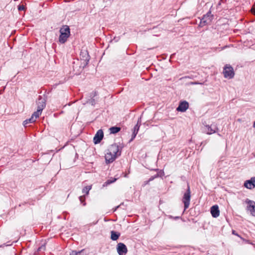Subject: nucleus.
Returning <instances> with one entry per match:
<instances>
[{"mask_svg": "<svg viewBox=\"0 0 255 255\" xmlns=\"http://www.w3.org/2000/svg\"><path fill=\"white\" fill-rule=\"evenodd\" d=\"M140 125L138 124V122L137 123V124L134 127L132 131V134L131 135V140H132L136 136L139 128Z\"/></svg>", "mask_w": 255, "mask_h": 255, "instance_id": "2eb2a0df", "label": "nucleus"}, {"mask_svg": "<svg viewBox=\"0 0 255 255\" xmlns=\"http://www.w3.org/2000/svg\"><path fill=\"white\" fill-rule=\"evenodd\" d=\"M202 83H200V84H201ZM189 85H193V84H199V83L198 82H190Z\"/></svg>", "mask_w": 255, "mask_h": 255, "instance_id": "cd10ccee", "label": "nucleus"}, {"mask_svg": "<svg viewBox=\"0 0 255 255\" xmlns=\"http://www.w3.org/2000/svg\"><path fill=\"white\" fill-rule=\"evenodd\" d=\"M104 136L103 131L102 129H99L97 132L95 136L94 137V142L95 144L99 143L103 139Z\"/></svg>", "mask_w": 255, "mask_h": 255, "instance_id": "9d476101", "label": "nucleus"}, {"mask_svg": "<svg viewBox=\"0 0 255 255\" xmlns=\"http://www.w3.org/2000/svg\"><path fill=\"white\" fill-rule=\"evenodd\" d=\"M211 213L212 216L214 218H217L219 216L220 211L217 205H214L211 207Z\"/></svg>", "mask_w": 255, "mask_h": 255, "instance_id": "4468645a", "label": "nucleus"}, {"mask_svg": "<svg viewBox=\"0 0 255 255\" xmlns=\"http://www.w3.org/2000/svg\"><path fill=\"white\" fill-rule=\"evenodd\" d=\"M120 39V37H115L112 40V41H115V42H118Z\"/></svg>", "mask_w": 255, "mask_h": 255, "instance_id": "bb28decb", "label": "nucleus"}, {"mask_svg": "<svg viewBox=\"0 0 255 255\" xmlns=\"http://www.w3.org/2000/svg\"><path fill=\"white\" fill-rule=\"evenodd\" d=\"M185 78H193V77H191L190 76H183L182 77H180L179 78V79L180 80H183L184 79H185Z\"/></svg>", "mask_w": 255, "mask_h": 255, "instance_id": "393cba45", "label": "nucleus"}, {"mask_svg": "<svg viewBox=\"0 0 255 255\" xmlns=\"http://www.w3.org/2000/svg\"><path fill=\"white\" fill-rule=\"evenodd\" d=\"M116 180H117L116 178H114L113 180H108L106 182L105 184H106L107 185L110 184L115 182L116 181Z\"/></svg>", "mask_w": 255, "mask_h": 255, "instance_id": "4be33fe9", "label": "nucleus"}, {"mask_svg": "<svg viewBox=\"0 0 255 255\" xmlns=\"http://www.w3.org/2000/svg\"><path fill=\"white\" fill-rule=\"evenodd\" d=\"M79 200H80V202L82 203H83V205H85V203H84V201H85V197H84V196H81L79 197Z\"/></svg>", "mask_w": 255, "mask_h": 255, "instance_id": "5701e85b", "label": "nucleus"}, {"mask_svg": "<svg viewBox=\"0 0 255 255\" xmlns=\"http://www.w3.org/2000/svg\"><path fill=\"white\" fill-rule=\"evenodd\" d=\"M253 127L254 128H255V121L254 122V124H253Z\"/></svg>", "mask_w": 255, "mask_h": 255, "instance_id": "2f4dec72", "label": "nucleus"}, {"mask_svg": "<svg viewBox=\"0 0 255 255\" xmlns=\"http://www.w3.org/2000/svg\"><path fill=\"white\" fill-rule=\"evenodd\" d=\"M46 100L44 98L39 96L37 101V110L35 112L37 116L40 115L43 109L46 106Z\"/></svg>", "mask_w": 255, "mask_h": 255, "instance_id": "39448f33", "label": "nucleus"}, {"mask_svg": "<svg viewBox=\"0 0 255 255\" xmlns=\"http://www.w3.org/2000/svg\"><path fill=\"white\" fill-rule=\"evenodd\" d=\"M158 176V174H156V175L155 176H151L149 179V181H152L154 179H155V178H157V177Z\"/></svg>", "mask_w": 255, "mask_h": 255, "instance_id": "a878e982", "label": "nucleus"}, {"mask_svg": "<svg viewBox=\"0 0 255 255\" xmlns=\"http://www.w3.org/2000/svg\"><path fill=\"white\" fill-rule=\"evenodd\" d=\"M149 182H150L149 180L144 181V185H145L148 184Z\"/></svg>", "mask_w": 255, "mask_h": 255, "instance_id": "c756f323", "label": "nucleus"}, {"mask_svg": "<svg viewBox=\"0 0 255 255\" xmlns=\"http://www.w3.org/2000/svg\"><path fill=\"white\" fill-rule=\"evenodd\" d=\"M218 130V128L215 126H209L207 125L205 126V131L207 134H211L213 133H215Z\"/></svg>", "mask_w": 255, "mask_h": 255, "instance_id": "ddd939ff", "label": "nucleus"}, {"mask_svg": "<svg viewBox=\"0 0 255 255\" xmlns=\"http://www.w3.org/2000/svg\"><path fill=\"white\" fill-rule=\"evenodd\" d=\"M254 14H255V11L254 12Z\"/></svg>", "mask_w": 255, "mask_h": 255, "instance_id": "72a5a7b5", "label": "nucleus"}, {"mask_svg": "<svg viewBox=\"0 0 255 255\" xmlns=\"http://www.w3.org/2000/svg\"><path fill=\"white\" fill-rule=\"evenodd\" d=\"M211 12L210 11H208L206 14L203 15V17L206 18L207 19L208 18L209 21H211L210 17L211 16Z\"/></svg>", "mask_w": 255, "mask_h": 255, "instance_id": "aec40b11", "label": "nucleus"}, {"mask_svg": "<svg viewBox=\"0 0 255 255\" xmlns=\"http://www.w3.org/2000/svg\"><path fill=\"white\" fill-rule=\"evenodd\" d=\"M244 186L247 188L250 189L255 187V177L246 181L244 183Z\"/></svg>", "mask_w": 255, "mask_h": 255, "instance_id": "f8f14e48", "label": "nucleus"}, {"mask_svg": "<svg viewBox=\"0 0 255 255\" xmlns=\"http://www.w3.org/2000/svg\"><path fill=\"white\" fill-rule=\"evenodd\" d=\"M81 60L83 61V67L86 66L88 64L90 57L87 51L81 52L80 54Z\"/></svg>", "mask_w": 255, "mask_h": 255, "instance_id": "1a4fd4ad", "label": "nucleus"}, {"mask_svg": "<svg viewBox=\"0 0 255 255\" xmlns=\"http://www.w3.org/2000/svg\"><path fill=\"white\" fill-rule=\"evenodd\" d=\"M70 255H87V253L85 250H82L79 252L73 251Z\"/></svg>", "mask_w": 255, "mask_h": 255, "instance_id": "f3484780", "label": "nucleus"}, {"mask_svg": "<svg viewBox=\"0 0 255 255\" xmlns=\"http://www.w3.org/2000/svg\"><path fill=\"white\" fill-rule=\"evenodd\" d=\"M207 21L208 19L203 17L201 19L200 24L205 25L208 22Z\"/></svg>", "mask_w": 255, "mask_h": 255, "instance_id": "412c9836", "label": "nucleus"}, {"mask_svg": "<svg viewBox=\"0 0 255 255\" xmlns=\"http://www.w3.org/2000/svg\"><path fill=\"white\" fill-rule=\"evenodd\" d=\"M117 249L119 255H123L128 252V249L126 246L122 243L118 244Z\"/></svg>", "mask_w": 255, "mask_h": 255, "instance_id": "0eeeda50", "label": "nucleus"}, {"mask_svg": "<svg viewBox=\"0 0 255 255\" xmlns=\"http://www.w3.org/2000/svg\"><path fill=\"white\" fill-rule=\"evenodd\" d=\"M111 239L113 241L117 240L119 239V238L121 235L120 233L115 232L114 231H111Z\"/></svg>", "mask_w": 255, "mask_h": 255, "instance_id": "dca6fc26", "label": "nucleus"}, {"mask_svg": "<svg viewBox=\"0 0 255 255\" xmlns=\"http://www.w3.org/2000/svg\"><path fill=\"white\" fill-rule=\"evenodd\" d=\"M18 9L19 11L24 10L25 9V6L23 5H19L18 6Z\"/></svg>", "mask_w": 255, "mask_h": 255, "instance_id": "b1692460", "label": "nucleus"}, {"mask_svg": "<svg viewBox=\"0 0 255 255\" xmlns=\"http://www.w3.org/2000/svg\"><path fill=\"white\" fill-rule=\"evenodd\" d=\"M232 233H233V234H234V235H236V236H238V237H240V236H239L238 234H237V233L235 232V231H233Z\"/></svg>", "mask_w": 255, "mask_h": 255, "instance_id": "c85d7f7f", "label": "nucleus"}, {"mask_svg": "<svg viewBox=\"0 0 255 255\" xmlns=\"http://www.w3.org/2000/svg\"><path fill=\"white\" fill-rule=\"evenodd\" d=\"M246 203L248 204V210L250 211L251 215L255 216V202L247 199L246 200Z\"/></svg>", "mask_w": 255, "mask_h": 255, "instance_id": "423d86ee", "label": "nucleus"}, {"mask_svg": "<svg viewBox=\"0 0 255 255\" xmlns=\"http://www.w3.org/2000/svg\"><path fill=\"white\" fill-rule=\"evenodd\" d=\"M120 155L121 151L119 145L117 144H112L105 154V159L107 162L111 163Z\"/></svg>", "mask_w": 255, "mask_h": 255, "instance_id": "f257e3e1", "label": "nucleus"}, {"mask_svg": "<svg viewBox=\"0 0 255 255\" xmlns=\"http://www.w3.org/2000/svg\"><path fill=\"white\" fill-rule=\"evenodd\" d=\"M60 35L59 37V42L63 44L65 43L70 35V29L68 25H63L60 29Z\"/></svg>", "mask_w": 255, "mask_h": 255, "instance_id": "f03ea898", "label": "nucleus"}, {"mask_svg": "<svg viewBox=\"0 0 255 255\" xmlns=\"http://www.w3.org/2000/svg\"><path fill=\"white\" fill-rule=\"evenodd\" d=\"M42 249H43V247H41L40 248H39V250H40V251L41 250H42Z\"/></svg>", "mask_w": 255, "mask_h": 255, "instance_id": "7c9ffc66", "label": "nucleus"}, {"mask_svg": "<svg viewBox=\"0 0 255 255\" xmlns=\"http://www.w3.org/2000/svg\"><path fill=\"white\" fill-rule=\"evenodd\" d=\"M189 108V104L185 101L179 103L178 107L176 108L178 112H185Z\"/></svg>", "mask_w": 255, "mask_h": 255, "instance_id": "6e6552de", "label": "nucleus"}, {"mask_svg": "<svg viewBox=\"0 0 255 255\" xmlns=\"http://www.w3.org/2000/svg\"><path fill=\"white\" fill-rule=\"evenodd\" d=\"M223 73L224 77L227 79H232L234 77L235 73L233 67L230 65H226L224 67Z\"/></svg>", "mask_w": 255, "mask_h": 255, "instance_id": "20e7f679", "label": "nucleus"}, {"mask_svg": "<svg viewBox=\"0 0 255 255\" xmlns=\"http://www.w3.org/2000/svg\"><path fill=\"white\" fill-rule=\"evenodd\" d=\"M65 1L66 2H69V1H70V0H65Z\"/></svg>", "mask_w": 255, "mask_h": 255, "instance_id": "473e14b6", "label": "nucleus"}, {"mask_svg": "<svg viewBox=\"0 0 255 255\" xmlns=\"http://www.w3.org/2000/svg\"><path fill=\"white\" fill-rule=\"evenodd\" d=\"M39 116L40 115H38L37 116V114L36 115V112H34L30 118L27 119L23 122V125L24 127H26L28 124L34 123L35 122L36 119L39 117Z\"/></svg>", "mask_w": 255, "mask_h": 255, "instance_id": "9b49d317", "label": "nucleus"}, {"mask_svg": "<svg viewBox=\"0 0 255 255\" xmlns=\"http://www.w3.org/2000/svg\"><path fill=\"white\" fill-rule=\"evenodd\" d=\"M120 129L121 128L117 127H113L110 128V132L113 134L118 132Z\"/></svg>", "mask_w": 255, "mask_h": 255, "instance_id": "a211bd4d", "label": "nucleus"}, {"mask_svg": "<svg viewBox=\"0 0 255 255\" xmlns=\"http://www.w3.org/2000/svg\"><path fill=\"white\" fill-rule=\"evenodd\" d=\"M91 189V186L85 187L82 190L83 193H85L86 194H88L90 190Z\"/></svg>", "mask_w": 255, "mask_h": 255, "instance_id": "6ab92c4d", "label": "nucleus"}, {"mask_svg": "<svg viewBox=\"0 0 255 255\" xmlns=\"http://www.w3.org/2000/svg\"><path fill=\"white\" fill-rule=\"evenodd\" d=\"M191 198V192L190 187L188 185V187L186 192L184 194L182 202L184 203V210L187 209L190 205Z\"/></svg>", "mask_w": 255, "mask_h": 255, "instance_id": "7ed1b4c3", "label": "nucleus"}]
</instances>
